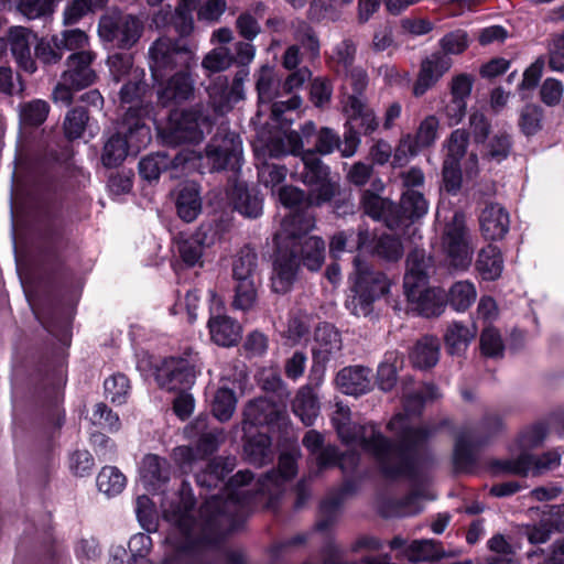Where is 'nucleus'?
<instances>
[{
    "mask_svg": "<svg viewBox=\"0 0 564 564\" xmlns=\"http://www.w3.org/2000/svg\"><path fill=\"white\" fill-rule=\"evenodd\" d=\"M452 65V58L441 52L426 56L421 62L420 72L413 86V94L416 97L423 96L449 70Z\"/></svg>",
    "mask_w": 564,
    "mask_h": 564,
    "instance_id": "aec40b11",
    "label": "nucleus"
},
{
    "mask_svg": "<svg viewBox=\"0 0 564 564\" xmlns=\"http://www.w3.org/2000/svg\"><path fill=\"white\" fill-rule=\"evenodd\" d=\"M415 288V296H406L412 310L425 317L438 316L444 311V292L440 289Z\"/></svg>",
    "mask_w": 564,
    "mask_h": 564,
    "instance_id": "c9c22d12",
    "label": "nucleus"
},
{
    "mask_svg": "<svg viewBox=\"0 0 564 564\" xmlns=\"http://www.w3.org/2000/svg\"><path fill=\"white\" fill-rule=\"evenodd\" d=\"M235 467L236 459L234 457H216L195 474L196 484L206 491L218 488Z\"/></svg>",
    "mask_w": 564,
    "mask_h": 564,
    "instance_id": "7c9ffc66",
    "label": "nucleus"
},
{
    "mask_svg": "<svg viewBox=\"0 0 564 564\" xmlns=\"http://www.w3.org/2000/svg\"><path fill=\"white\" fill-rule=\"evenodd\" d=\"M346 74V84L351 88L344 101V112L347 117L349 131L346 133V144L343 153L346 158L352 156L360 143V134H370L379 126L373 110L368 106L365 91L369 78L367 72L359 67H351Z\"/></svg>",
    "mask_w": 564,
    "mask_h": 564,
    "instance_id": "7ed1b4c3",
    "label": "nucleus"
},
{
    "mask_svg": "<svg viewBox=\"0 0 564 564\" xmlns=\"http://www.w3.org/2000/svg\"><path fill=\"white\" fill-rule=\"evenodd\" d=\"M141 478L150 491H159L170 479V464L165 458L149 454L142 460Z\"/></svg>",
    "mask_w": 564,
    "mask_h": 564,
    "instance_id": "f704fd0d",
    "label": "nucleus"
},
{
    "mask_svg": "<svg viewBox=\"0 0 564 564\" xmlns=\"http://www.w3.org/2000/svg\"><path fill=\"white\" fill-rule=\"evenodd\" d=\"M332 423L338 437L346 445H358L377 463L384 478L398 479L401 475L413 476L419 464L426 459V454L420 453V440L424 437L420 431H410L405 419L395 414L387 424L398 442L384 436L375 423L356 424L351 422L349 406L336 402Z\"/></svg>",
    "mask_w": 564,
    "mask_h": 564,
    "instance_id": "f03ea898",
    "label": "nucleus"
},
{
    "mask_svg": "<svg viewBox=\"0 0 564 564\" xmlns=\"http://www.w3.org/2000/svg\"><path fill=\"white\" fill-rule=\"evenodd\" d=\"M176 210L186 223H192L202 210L199 192L194 184L185 185L177 194Z\"/></svg>",
    "mask_w": 564,
    "mask_h": 564,
    "instance_id": "49530a36",
    "label": "nucleus"
},
{
    "mask_svg": "<svg viewBox=\"0 0 564 564\" xmlns=\"http://www.w3.org/2000/svg\"><path fill=\"white\" fill-rule=\"evenodd\" d=\"M371 370L364 366H349L343 368L336 376L339 390L349 395H361L370 391Z\"/></svg>",
    "mask_w": 564,
    "mask_h": 564,
    "instance_id": "cd10ccee",
    "label": "nucleus"
},
{
    "mask_svg": "<svg viewBox=\"0 0 564 564\" xmlns=\"http://www.w3.org/2000/svg\"><path fill=\"white\" fill-rule=\"evenodd\" d=\"M341 347L339 332L330 324L319 325L315 329L312 348L314 366L325 368L326 364L340 352Z\"/></svg>",
    "mask_w": 564,
    "mask_h": 564,
    "instance_id": "412c9836",
    "label": "nucleus"
},
{
    "mask_svg": "<svg viewBox=\"0 0 564 564\" xmlns=\"http://www.w3.org/2000/svg\"><path fill=\"white\" fill-rule=\"evenodd\" d=\"M293 249L278 243L271 275V286L275 293L289 292L297 278L300 259Z\"/></svg>",
    "mask_w": 564,
    "mask_h": 564,
    "instance_id": "dca6fc26",
    "label": "nucleus"
},
{
    "mask_svg": "<svg viewBox=\"0 0 564 564\" xmlns=\"http://www.w3.org/2000/svg\"><path fill=\"white\" fill-rule=\"evenodd\" d=\"M154 377L162 389L167 391H186L195 382V365L187 358H164L155 365Z\"/></svg>",
    "mask_w": 564,
    "mask_h": 564,
    "instance_id": "4468645a",
    "label": "nucleus"
},
{
    "mask_svg": "<svg viewBox=\"0 0 564 564\" xmlns=\"http://www.w3.org/2000/svg\"><path fill=\"white\" fill-rule=\"evenodd\" d=\"M194 69L180 68L169 74L162 80H153L156 87L158 101L163 107L182 105L195 97L196 80Z\"/></svg>",
    "mask_w": 564,
    "mask_h": 564,
    "instance_id": "ddd939ff",
    "label": "nucleus"
},
{
    "mask_svg": "<svg viewBox=\"0 0 564 564\" xmlns=\"http://www.w3.org/2000/svg\"><path fill=\"white\" fill-rule=\"evenodd\" d=\"M402 364L397 351H389L384 355L383 361L377 371V383L382 391H391L398 380V369Z\"/></svg>",
    "mask_w": 564,
    "mask_h": 564,
    "instance_id": "6e6d98bb",
    "label": "nucleus"
},
{
    "mask_svg": "<svg viewBox=\"0 0 564 564\" xmlns=\"http://www.w3.org/2000/svg\"><path fill=\"white\" fill-rule=\"evenodd\" d=\"M553 514L543 517L542 520L528 529V539L532 544L545 543L554 531L564 532V521L561 519V510L564 506L553 507Z\"/></svg>",
    "mask_w": 564,
    "mask_h": 564,
    "instance_id": "a18cd8bd",
    "label": "nucleus"
},
{
    "mask_svg": "<svg viewBox=\"0 0 564 564\" xmlns=\"http://www.w3.org/2000/svg\"><path fill=\"white\" fill-rule=\"evenodd\" d=\"M475 268L482 280H497L503 270V259L499 248L489 243L480 249L475 262Z\"/></svg>",
    "mask_w": 564,
    "mask_h": 564,
    "instance_id": "ea45409f",
    "label": "nucleus"
},
{
    "mask_svg": "<svg viewBox=\"0 0 564 564\" xmlns=\"http://www.w3.org/2000/svg\"><path fill=\"white\" fill-rule=\"evenodd\" d=\"M200 65L206 77L210 78L214 74L225 72L234 65V54L228 46H216L203 57Z\"/></svg>",
    "mask_w": 564,
    "mask_h": 564,
    "instance_id": "3c124183",
    "label": "nucleus"
},
{
    "mask_svg": "<svg viewBox=\"0 0 564 564\" xmlns=\"http://www.w3.org/2000/svg\"><path fill=\"white\" fill-rule=\"evenodd\" d=\"M57 0H18L15 11L28 20L51 19L56 10Z\"/></svg>",
    "mask_w": 564,
    "mask_h": 564,
    "instance_id": "603ef678",
    "label": "nucleus"
},
{
    "mask_svg": "<svg viewBox=\"0 0 564 564\" xmlns=\"http://www.w3.org/2000/svg\"><path fill=\"white\" fill-rule=\"evenodd\" d=\"M231 276L234 282H261L258 270V254L246 246L232 261Z\"/></svg>",
    "mask_w": 564,
    "mask_h": 564,
    "instance_id": "4c0bfd02",
    "label": "nucleus"
},
{
    "mask_svg": "<svg viewBox=\"0 0 564 564\" xmlns=\"http://www.w3.org/2000/svg\"><path fill=\"white\" fill-rule=\"evenodd\" d=\"M480 230L488 240L502 239L509 231V213L500 204L490 203L479 216Z\"/></svg>",
    "mask_w": 564,
    "mask_h": 564,
    "instance_id": "bb28decb",
    "label": "nucleus"
},
{
    "mask_svg": "<svg viewBox=\"0 0 564 564\" xmlns=\"http://www.w3.org/2000/svg\"><path fill=\"white\" fill-rule=\"evenodd\" d=\"M169 152L151 153L140 160L139 174L148 182L158 181L162 172L169 171Z\"/></svg>",
    "mask_w": 564,
    "mask_h": 564,
    "instance_id": "bf43d9fd",
    "label": "nucleus"
},
{
    "mask_svg": "<svg viewBox=\"0 0 564 564\" xmlns=\"http://www.w3.org/2000/svg\"><path fill=\"white\" fill-rule=\"evenodd\" d=\"M445 555L442 543L432 539L414 540L403 552V556L412 563L434 562Z\"/></svg>",
    "mask_w": 564,
    "mask_h": 564,
    "instance_id": "79ce46f5",
    "label": "nucleus"
},
{
    "mask_svg": "<svg viewBox=\"0 0 564 564\" xmlns=\"http://www.w3.org/2000/svg\"><path fill=\"white\" fill-rule=\"evenodd\" d=\"M89 120L88 111L84 107H75L69 110L64 120L65 135L69 140L83 135Z\"/></svg>",
    "mask_w": 564,
    "mask_h": 564,
    "instance_id": "774afa93",
    "label": "nucleus"
},
{
    "mask_svg": "<svg viewBox=\"0 0 564 564\" xmlns=\"http://www.w3.org/2000/svg\"><path fill=\"white\" fill-rule=\"evenodd\" d=\"M284 414L283 408L267 397L250 400L243 409L242 429L247 425L263 426L275 424Z\"/></svg>",
    "mask_w": 564,
    "mask_h": 564,
    "instance_id": "4be33fe9",
    "label": "nucleus"
},
{
    "mask_svg": "<svg viewBox=\"0 0 564 564\" xmlns=\"http://www.w3.org/2000/svg\"><path fill=\"white\" fill-rule=\"evenodd\" d=\"M421 497V492L413 491L402 499L391 500L383 506L382 514L387 518L415 516L423 509Z\"/></svg>",
    "mask_w": 564,
    "mask_h": 564,
    "instance_id": "864d4df0",
    "label": "nucleus"
},
{
    "mask_svg": "<svg viewBox=\"0 0 564 564\" xmlns=\"http://www.w3.org/2000/svg\"><path fill=\"white\" fill-rule=\"evenodd\" d=\"M35 41L36 35L24 26H12L8 32L11 53L19 67L29 74L36 70V64L31 53V46Z\"/></svg>",
    "mask_w": 564,
    "mask_h": 564,
    "instance_id": "b1692460",
    "label": "nucleus"
},
{
    "mask_svg": "<svg viewBox=\"0 0 564 564\" xmlns=\"http://www.w3.org/2000/svg\"><path fill=\"white\" fill-rule=\"evenodd\" d=\"M303 150V141L297 131H290L283 137H275L261 149L256 150L257 161L280 159L288 154L297 155Z\"/></svg>",
    "mask_w": 564,
    "mask_h": 564,
    "instance_id": "c756f323",
    "label": "nucleus"
},
{
    "mask_svg": "<svg viewBox=\"0 0 564 564\" xmlns=\"http://www.w3.org/2000/svg\"><path fill=\"white\" fill-rule=\"evenodd\" d=\"M95 57L96 54L90 51L70 54L66 59V69L62 74V79L69 83L75 90L90 86L97 79V74L91 68Z\"/></svg>",
    "mask_w": 564,
    "mask_h": 564,
    "instance_id": "6ab92c4d",
    "label": "nucleus"
},
{
    "mask_svg": "<svg viewBox=\"0 0 564 564\" xmlns=\"http://www.w3.org/2000/svg\"><path fill=\"white\" fill-rule=\"evenodd\" d=\"M440 397L438 389L432 384V383H424L421 384L419 388L414 390H410L406 384L403 387V405L405 413H400L405 419V425L410 431H420L424 435L422 440L419 442V451L422 454H426V459L423 460L421 464H419L416 468V473L413 476L409 475H401V477L408 478L412 481L416 480L421 474L430 468L434 463V456L430 447L426 445L430 437H432L436 430L434 427H431L429 425L420 426V427H412L409 424V416L410 415H417L421 413L425 402L433 401Z\"/></svg>",
    "mask_w": 564,
    "mask_h": 564,
    "instance_id": "0eeeda50",
    "label": "nucleus"
},
{
    "mask_svg": "<svg viewBox=\"0 0 564 564\" xmlns=\"http://www.w3.org/2000/svg\"><path fill=\"white\" fill-rule=\"evenodd\" d=\"M212 121L202 104L170 113L169 124L164 130L167 143H198L204 138V128L210 127Z\"/></svg>",
    "mask_w": 564,
    "mask_h": 564,
    "instance_id": "1a4fd4ad",
    "label": "nucleus"
},
{
    "mask_svg": "<svg viewBox=\"0 0 564 564\" xmlns=\"http://www.w3.org/2000/svg\"><path fill=\"white\" fill-rule=\"evenodd\" d=\"M315 228V216L308 212H294L285 216L281 231L275 236L278 243L290 248L296 247V241L310 237Z\"/></svg>",
    "mask_w": 564,
    "mask_h": 564,
    "instance_id": "5701e85b",
    "label": "nucleus"
},
{
    "mask_svg": "<svg viewBox=\"0 0 564 564\" xmlns=\"http://www.w3.org/2000/svg\"><path fill=\"white\" fill-rule=\"evenodd\" d=\"M402 217V228H410L411 225L426 215L429 203L422 191L402 192L400 205H397Z\"/></svg>",
    "mask_w": 564,
    "mask_h": 564,
    "instance_id": "58836bf2",
    "label": "nucleus"
},
{
    "mask_svg": "<svg viewBox=\"0 0 564 564\" xmlns=\"http://www.w3.org/2000/svg\"><path fill=\"white\" fill-rule=\"evenodd\" d=\"M438 124V119L433 115L424 118L415 133L414 144L403 141L394 153V162L401 163L406 151L414 154L417 149L431 147L437 138Z\"/></svg>",
    "mask_w": 564,
    "mask_h": 564,
    "instance_id": "2f4dec72",
    "label": "nucleus"
},
{
    "mask_svg": "<svg viewBox=\"0 0 564 564\" xmlns=\"http://www.w3.org/2000/svg\"><path fill=\"white\" fill-rule=\"evenodd\" d=\"M208 328L212 340L218 346H234L241 336L240 324L227 315L210 316Z\"/></svg>",
    "mask_w": 564,
    "mask_h": 564,
    "instance_id": "72a5a7b5",
    "label": "nucleus"
},
{
    "mask_svg": "<svg viewBox=\"0 0 564 564\" xmlns=\"http://www.w3.org/2000/svg\"><path fill=\"white\" fill-rule=\"evenodd\" d=\"M310 186L312 188L306 194L307 207H321L324 204L332 202L337 195H339L340 191L339 184L330 178Z\"/></svg>",
    "mask_w": 564,
    "mask_h": 564,
    "instance_id": "e2e57ef3",
    "label": "nucleus"
},
{
    "mask_svg": "<svg viewBox=\"0 0 564 564\" xmlns=\"http://www.w3.org/2000/svg\"><path fill=\"white\" fill-rule=\"evenodd\" d=\"M360 205L364 213L373 220H382L392 230L401 229L402 217L392 200L383 198L370 189H365L361 194Z\"/></svg>",
    "mask_w": 564,
    "mask_h": 564,
    "instance_id": "a211bd4d",
    "label": "nucleus"
},
{
    "mask_svg": "<svg viewBox=\"0 0 564 564\" xmlns=\"http://www.w3.org/2000/svg\"><path fill=\"white\" fill-rule=\"evenodd\" d=\"M512 145L511 135L506 131H498L485 143L484 158L500 163L511 154Z\"/></svg>",
    "mask_w": 564,
    "mask_h": 564,
    "instance_id": "4d7b16f0",
    "label": "nucleus"
},
{
    "mask_svg": "<svg viewBox=\"0 0 564 564\" xmlns=\"http://www.w3.org/2000/svg\"><path fill=\"white\" fill-rule=\"evenodd\" d=\"M561 462V453L550 451L540 457L529 453H521L517 458L500 460L496 466L505 473L524 476L529 471L540 474L543 470L553 469Z\"/></svg>",
    "mask_w": 564,
    "mask_h": 564,
    "instance_id": "f3484780",
    "label": "nucleus"
},
{
    "mask_svg": "<svg viewBox=\"0 0 564 564\" xmlns=\"http://www.w3.org/2000/svg\"><path fill=\"white\" fill-rule=\"evenodd\" d=\"M229 195L235 209L241 215L257 218L262 214V199L254 191L248 189L246 185L236 183Z\"/></svg>",
    "mask_w": 564,
    "mask_h": 564,
    "instance_id": "a19ab883",
    "label": "nucleus"
},
{
    "mask_svg": "<svg viewBox=\"0 0 564 564\" xmlns=\"http://www.w3.org/2000/svg\"><path fill=\"white\" fill-rule=\"evenodd\" d=\"M144 72L141 69H134L130 79L121 87L119 91L120 101L122 104L131 105L129 108L141 109L142 121L147 113V109L139 107L143 95L147 91V84L143 82Z\"/></svg>",
    "mask_w": 564,
    "mask_h": 564,
    "instance_id": "de8ad7c7",
    "label": "nucleus"
},
{
    "mask_svg": "<svg viewBox=\"0 0 564 564\" xmlns=\"http://www.w3.org/2000/svg\"><path fill=\"white\" fill-rule=\"evenodd\" d=\"M148 54L153 80H162L176 68L195 69L197 66L195 52L189 46L169 37H159L154 41Z\"/></svg>",
    "mask_w": 564,
    "mask_h": 564,
    "instance_id": "6e6552de",
    "label": "nucleus"
},
{
    "mask_svg": "<svg viewBox=\"0 0 564 564\" xmlns=\"http://www.w3.org/2000/svg\"><path fill=\"white\" fill-rule=\"evenodd\" d=\"M357 46L351 39H344L335 45L330 59L337 72H348L354 66Z\"/></svg>",
    "mask_w": 564,
    "mask_h": 564,
    "instance_id": "338daca9",
    "label": "nucleus"
},
{
    "mask_svg": "<svg viewBox=\"0 0 564 564\" xmlns=\"http://www.w3.org/2000/svg\"><path fill=\"white\" fill-rule=\"evenodd\" d=\"M243 452L247 460L254 466H262L272 459L271 438L263 433L249 437Z\"/></svg>",
    "mask_w": 564,
    "mask_h": 564,
    "instance_id": "09e8293b",
    "label": "nucleus"
},
{
    "mask_svg": "<svg viewBox=\"0 0 564 564\" xmlns=\"http://www.w3.org/2000/svg\"><path fill=\"white\" fill-rule=\"evenodd\" d=\"M351 295L346 307L356 316H368L373 310V302L389 291V281L384 273L373 270L360 256L352 260Z\"/></svg>",
    "mask_w": 564,
    "mask_h": 564,
    "instance_id": "20e7f679",
    "label": "nucleus"
},
{
    "mask_svg": "<svg viewBox=\"0 0 564 564\" xmlns=\"http://www.w3.org/2000/svg\"><path fill=\"white\" fill-rule=\"evenodd\" d=\"M126 476L113 466L104 467L97 476V487L99 491L108 497L119 495L126 487Z\"/></svg>",
    "mask_w": 564,
    "mask_h": 564,
    "instance_id": "052dcab7",
    "label": "nucleus"
},
{
    "mask_svg": "<svg viewBox=\"0 0 564 564\" xmlns=\"http://www.w3.org/2000/svg\"><path fill=\"white\" fill-rule=\"evenodd\" d=\"M293 412L301 419L304 425L314 424L319 414V402L317 395L310 387H302L292 403Z\"/></svg>",
    "mask_w": 564,
    "mask_h": 564,
    "instance_id": "37998d69",
    "label": "nucleus"
},
{
    "mask_svg": "<svg viewBox=\"0 0 564 564\" xmlns=\"http://www.w3.org/2000/svg\"><path fill=\"white\" fill-rule=\"evenodd\" d=\"M371 252L384 261L397 262L403 256V246L399 238L384 234L375 240Z\"/></svg>",
    "mask_w": 564,
    "mask_h": 564,
    "instance_id": "680f3d73",
    "label": "nucleus"
},
{
    "mask_svg": "<svg viewBox=\"0 0 564 564\" xmlns=\"http://www.w3.org/2000/svg\"><path fill=\"white\" fill-rule=\"evenodd\" d=\"M477 332L478 329L474 322L464 324L463 322L454 321L448 324L444 335L447 352L457 356L463 355L476 337Z\"/></svg>",
    "mask_w": 564,
    "mask_h": 564,
    "instance_id": "473e14b6",
    "label": "nucleus"
},
{
    "mask_svg": "<svg viewBox=\"0 0 564 564\" xmlns=\"http://www.w3.org/2000/svg\"><path fill=\"white\" fill-rule=\"evenodd\" d=\"M505 427L502 416L496 411H488L476 430L464 429L457 436L453 462L457 471H470L477 462L478 449Z\"/></svg>",
    "mask_w": 564,
    "mask_h": 564,
    "instance_id": "423d86ee",
    "label": "nucleus"
},
{
    "mask_svg": "<svg viewBox=\"0 0 564 564\" xmlns=\"http://www.w3.org/2000/svg\"><path fill=\"white\" fill-rule=\"evenodd\" d=\"M300 262L310 271H318L325 261V241L318 236L304 237V239L296 241V247L293 249Z\"/></svg>",
    "mask_w": 564,
    "mask_h": 564,
    "instance_id": "e433bc0d",
    "label": "nucleus"
},
{
    "mask_svg": "<svg viewBox=\"0 0 564 564\" xmlns=\"http://www.w3.org/2000/svg\"><path fill=\"white\" fill-rule=\"evenodd\" d=\"M304 169L301 173L302 182L306 185L321 183L329 178V170L317 156L316 152L307 150L302 154Z\"/></svg>",
    "mask_w": 564,
    "mask_h": 564,
    "instance_id": "5fc2aeb1",
    "label": "nucleus"
},
{
    "mask_svg": "<svg viewBox=\"0 0 564 564\" xmlns=\"http://www.w3.org/2000/svg\"><path fill=\"white\" fill-rule=\"evenodd\" d=\"M442 243L452 267L465 270L470 265L471 248L463 213L455 212L452 220L446 224Z\"/></svg>",
    "mask_w": 564,
    "mask_h": 564,
    "instance_id": "f8f14e48",
    "label": "nucleus"
},
{
    "mask_svg": "<svg viewBox=\"0 0 564 564\" xmlns=\"http://www.w3.org/2000/svg\"><path fill=\"white\" fill-rule=\"evenodd\" d=\"M303 445L315 458L316 471L318 475L323 470L334 467L338 458V447L335 445L324 446V436L316 430H310L305 433Z\"/></svg>",
    "mask_w": 564,
    "mask_h": 564,
    "instance_id": "c85d7f7f",
    "label": "nucleus"
},
{
    "mask_svg": "<svg viewBox=\"0 0 564 564\" xmlns=\"http://www.w3.org/2000/svg\"><path fill=\"white\" fill-rule=\"evenodd\" d=\"M141 109L128 108L117 133L104 147L101 160L105 166L116 167L127 158L129 148H140L150 140V129L142 121Z\"/></svg>",
    "mask_w": 564,
    "mask_h": 564,
    "instance_id": "39448f33",
    "label": "nucleus"
},
{
    "mask_svg": "<svg viewBox=\"0 0 564 564\" xmlns=\"http://www.w3.org/2000/svg\"><path fill=\"white\" fill-rule=\"evenodd\" d=\"M206 159L214 171H236L242 161L240 137L235 132H218L206 147Z\"/></svg>",
    "mask_w": 564,
    "mask_h": 564,
    "instance_id": "2eb2a0df",
    "label": "nucleus"
},
{
    "mask_svg": "<svg viewBox=\"0 0 564 564\" xmlns=\"http://www.w3.org/2000/svg\"><path fill=\"white\" fill-rule=\"evenodd\" d=\"M414 367L429 369L434 367L440 358V341L434 336H424L416 341L410 354Z\"/></svg>",
    "mask_w": 564,
    "mask_h": 564,
    "instance_id": "c03bdc74",
    "label": "nucleus"
},
{
    "mask_svg": "<svg viewBox=\"0 0 564 564\" xmlns=\"http://www.w3.org/2000/svg\"><path fill=\"white\" fill-rule=\"evenodd\" d=\"M297 471L296 462L293 456L282 454L279 458L278 469L268 471L258 480V492L273 496L280 491L284 484L292 479Z\"/></svg>",
    "mask_w": 564,
    "mask_h": 564,
    "instance_id": "a878e982",
    "label": "nucleus"
},
{
    "mask_svg": "<svg viewBox=\"0 0 564 564\" xmlns=\"http://www.w3.org/2000/svg\"><path fill=\"white\" fill-rule=\"evenodd\" d=\"M431 268L432 259L426 257L423 249L415 248L408 254L403 282L406 296H415V288L425 285Z\"/></svg>",
    "mask_w": 564,
    "mask_h": 564,
    "instance_id": "393cba45",
    "label": "nucleus"
},
{
    "mask_svg": "<svg viewBox=\"0 0 564 564\" xmlns=\"http://www.w3.org/2000/svg\"><path fill=\"white\" fill-rule=\"evenodd\" d=\"M163 22H172L174 29L181 36L188 35L194 26L192 11L184 10L177 8L175 12H171L170 10L161 11L154 18L155 23L158 24L160 21Z\"/></svg>",
    "mask_w": 564,
    "mask_h": 564,
    "instance_id": "69168bd1",
    "label": "nucleus"
},
{
    "mask_svg": "<svg viewBox=\"0 0 564 564\" xmlns=\"http://www.w3.org/2000/svg\"><path fill=\"white\" fill-rule=\"evenodd\" d=\"M477 299V290L468 280L455 282L448 290L447 303L456 312L467 311Z\"/></svg>",
    "mask_w": 564,
    "mask_h": 564,
    "instance_id": "8fccbe9b",
    "label": "nucleus"
},
{
    "mask_svg": "<svg viewBox=\"0 0 564 564\" xmlns=\"http://www.w3.org/2000/svg\"><path fill=\"white\" fill-rule=\"evenodd\" d=\"M261 282H234V310L248 312L254 307L258 301V291Z\"/></svg>",
    "mask_w": 564,
    "mask_h": 564,
    "instance_id": "13d9d810",
    "label": "nucleus"
},
{
    "mask_svg": "<svg viewBox=\"0 0 564 564\" xmlns=\"http://www.w3.org/2000/svg\"><path fill=\"white\" fill-rule=\"evenodd\" d=\"M237 404L235 392L227 388L221 387L217 390L214 397L212 411L216 419L220 422H226L232 416Z\"/></svg>",
    "mask_w": 564,
    "mask_h": 564,
    "instance_id": "0e129e2a",
    "label": "nucleus"
},
{
    "mask_svg": "<svg viewBox=\"0 0 564 564\" xmlns=\"http://www.w3.org/2000/svg\"><path fill=\"white\" fill-rule=\"evenodd\" d=\"M143 28V22L137 15L113 10L100 18L98 34L113 47L130 50L140 40Z\"/></svg>",
    "mask_w": 564,
    "mask_h": 564,
    "instance_id": "9d476101",
    "label": "nucleus"
},
{
    "mask_svg": "<svg viewBox=\"0 0 564 564\" xmlns=\"http://www.w3.org/2000/svg\"><path fill=\"white\" fill-rule=\"evenodd\" d=\"M249 68H239L232 82L226 75H216L208 78L205 90L208 96V104L216 113H227L241 100L245 99V83L249 78Z\"/></svg>",
    "mask_w": 564,
    "mask_h": 564,
    "instance_id": "9b49d317",
    "label": "nucleus"
},
{
    "mask_svg": "<svg viewBox=\"0 0 564 564\" xmlns=\"http://www.w3.org/2000/svg\"><path fill=\"white\" fill-rule=\"evenodd\" d=\"M250 470H240L212 495L199 510V521L193 518L195 498L189 484L182 481L180 502L164 509L173 529L165 541L172 547L162 564H204V552L216 545L229 532L239 528L250 511L256 494L246 487L252 480Z\"/></svg>",
    "mask_w": 564,
    "mask_h": 564,
    "instance_id": "f257e3e1",
    "label": "nucleus"
}]
</instances>
